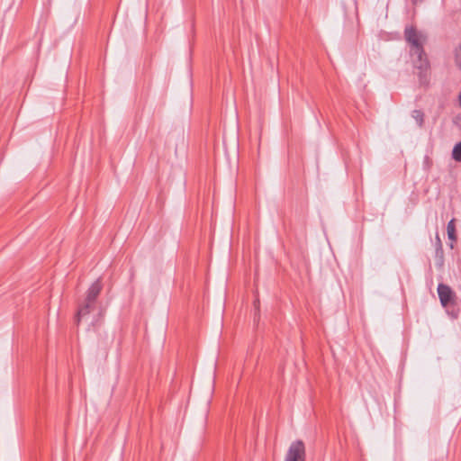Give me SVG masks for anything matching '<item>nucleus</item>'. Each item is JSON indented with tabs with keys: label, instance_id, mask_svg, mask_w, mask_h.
<instances>
[{
	"label": "nucleus",
	"instance_id": "obj_1",
	"mask_svg": "<svg viewBox=\"0 0 461 461\" xmlns=\"http://www.w3.org/2000/svg\"><path fill=\"white\" fill-rule=\"evenodd\" d=\"M405 41L410 44V52L416 59L413 66L418 70L417 76L420 84L428 86L430 78V63L424 50V43L427 41L426 35L418 32L415 26H406L404 29Z\"/></svg>",
	"mask_w": 461,
	"mask_h": 461
},
{
	"label": "nucleus",
	"instance_id": "obj_2",
	"mask_svg": "<svg viewBox=\"0 0 461 461\" xmlns=\"http://www.w3.org/2000/svg\"><path fill=\"white\" fill-rule=\"evenodd\" d=\"M284 461H306V446L302 439L294 440L288 447Z\"/></svg>",
	"mask_w": 461,
	"mask_h": 461
},
{
	"label": "nucleus",
	"instance_id": "obj_3",
	"mask_svg": "<svg viewBox=\"0 0 461 461\" xmlns=\"http://www.w3.org/2000/svg\"><path fill=\"white\" fill-rule=\"evenodd\" d=\"M438 294L440 303L444 307L454 303L455 294L448 285H444V284H439L438 285Z\"/></svg>",
	"mask_w": 461,
	"mask_h": 461
},
{
	"label": "nucleus",
	"instance_id": "obj_4",
	"mask_svg": "<svg viewBox=\"0 0 461 461\" xmlns=\"http://www.w3.org/2000/svg\"><path fill=\"white\" fill-rule=\"evenodd\" d=\"M95 308V303L84 300L83 303H79L76 316L75 322L78 326L83 318L87 316Z\"/></svg>",
	"mask_w": 461,
	"mask_h": 461
},
{
	"label": "nucleus",
	"instance_id": "obj_5",
	"mask_svg": "<svg viewBox=\"0 0 461 461\" xmlns=\"http://www.w3.org/2000/svg\"><path fill=\"white\" fill-rule=\"evenodd\" d=\"M103 285L100 278L96 279L88 288L85 300L96 303V300L102 291Z\"/></svg>",
	"mask_w": 461,
	"mask_h": 461
},
{
	"label": "nucleus",
	"instance_id": "obj_6",
	"mask_svg": "<svg viewBox=\"0 0 461 461\" xmlns=\"http://www.w3.org/2000/svg\"><path fill=\"white\" fill-rule=\"evenodd\" d=\"M435 258H436V265L438 267H442L444 265V249L443 245L441 242V240L439 238V235H436L435 239Z\"/></svg>",
	"mask_w": 461,
	"mask_h": 461
},
{
	"label": "nucleus",
	"instance_id": "obj_7",
	"mask_svg": "<svg viewBox=\"0 0 461 461\" xmlns=\"http://www.w3.org/2000/svg\"><path fill=\"white\" fill-rule=\"evenodd\" d=\"M447 237L451 240L450 248L453 249V242L456 241V225L455 219H452L448 221L447 226Z\"/></svg>",
	"mask_w": 461,
	"mask_h": 461
},
{
	"label": "nucleus",
	"instance_id": "obj_8",
	"mask_svg": "<svg viewBox=\"0 0 461 461\" xmlns=\"http://www.w3.org/2000/svg\"><path fill=\"white\" fill-rule=\"evenodd\" d=\"M411 117L415 120L420 128L423 127L425 114L421 110H413L411 113Z\"/></svg>",
	"mask_w": 461,
	"mask_h": 461
},
{
	"label": "nucleus",
	"instance_id": "obj_9",
	"mask_svg": "<svg viewBox=\"0 0 461 461\" xmlns=\"http://www.w3.org/2000/svg\"><path fill=\"white\" fill-rule=\"evenodd\" d=\"M452 158L457 161L461 162V141L455 145L452 150Z\"/></svg>",
	"mask_w": 461,
	"mask_h": 461
},
{
	"label": "nucleus",
	"instance_id": "obj_10",
	"mask_svg": "<svg viewBox=\"0 0 461 461\" xmlns=\"http://www.w3.org/2000/svg\"><path fill=\"white\" fill-rule=\"evenodd\" d=\"M455 64L457 68L461 71V43L455 49Z\"/></svg>",
	"mask_w": 461,
	"mask_h": 461
},
{
	"label": "nucleus",
	"instance_id": "obj_11",
	"mask_svg": "<svg viewBox=\"0 0 461 461\" xmlns=\"http://www.w3.org/2000/svg\"><path fill=\"white\" fill-rule=\"evenodd\" d=\"M454 122L457 124L458 126H461V115H458L455 118Z\"/></svg>",
	"mask_w": 461,
	"mask_h": 461
},
{
	"label": "nucleus",
	"instance_id": "obj_12",
	"mask_svg": "<svg viewBox=\"0 0 461 461\" xmlns=\"http://www.w3.org/2000/svg\"><path fill=\"white\" fill-rule=\"evenodd\" d=\"M458 102H459V105L461 106V93L458 95Z\"/></svg>",
	"mask_w": 461,
	"mask_h": 461
}]
</instances>
